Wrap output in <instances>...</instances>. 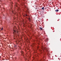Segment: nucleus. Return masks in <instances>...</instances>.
<instances>
[{
  "label": "nucleus",
  "mask_w": 61,
  "mask_h": 61,
  "mask_svg": "<svg viewBox=\"0 0 61 61\" xmlns=\"http://www.w3.org/2000/svg\"><path fill=\"white\" fill-rule=\"evenodd\" d=\"M29 20H30V18H29Z\"/></svg>",
  "instance_id": "nucleus-8"
},
{
  "label": "nucleus",
  "mask_w": 61,
  "mask_h": 61,
  "mask_svg": "<svg viewBox=\"0 0 61 61\" xmlns=\"http://www.w3.org/2000/svg\"><path fill=\"white\" fill-rule=\"evenodd\" d=\"M58 11H59L58 10H56L55 11H56V12H58Z\"/></svg>",
  "instance_id": "nucleus-3"
},
{
  "label": "nucleus",
  "mask_w": 61,
  "mask_h": 61,
  "mask_svg": "<svg viewBox=\"0 0 61 61\" xmlns=\"http://www.w3.org/2000/svg\"><path fill=\"white\" fill-rule=\"evenodd\" d=\"M14 32H13V34L15 35L16 36H17V35H16V30H14Z\"/></svg>",
  "instance_id": "nucleus-1"
},
{
  "label": "nucleus",
  "mask_w": 61,
  "mask_h": 61,
  "mask_svg": "<svg viewBox=\"0 0 61 61\" xmlns=\"http://www.w3.org/2000/svg\"><path fill=\"white\" fill-rule=\"evenodd\" d=\"M17 36H19V35H18V34H17Z\"/></svg>",
  "instance_id": "nucleus-10"
},
{
  "label": "nucleus",
  "mask_w": 61,
  "mask_h": 61,
  "mask_svg": "<svg viewBox=\"0 0 61 61\" xmlns=\"http://www.w3.org/2000/svg\"><path fill=\"white\" fill-rule=\"evenodd\" d=\"M25 15H26V16H27V15L26 14Z\"/></svg>",
  "instance_id": "nucleus-12"
},
{
  "label": "nucleus",
  "mask_w": 61,
  "mask_h": 61,
  "mask_svg": "<svg viewBox=\"0 0 61 61\" xmlns=\"http://www.w3.org/2000/svg\"><path fill=\"white\" fill-rule=\"evenodd\" d=\"M44 7H43L42 8V10H44Z\"/></svg>",
  "instance_id": "nucleus-7"
},
{
  "label": "nucleus",
  "mask_w": 61,
  "mask_h": 61,
  "mask_svg": "<svg viewBox=\"0 0 61 61\" xmlns=\"http://www.w3.org/2000/svg\"><path fill=\"white\" fill-rule=\"evenodd\" d=\"M0 29H1V30H3V28H0Z\"/></svg>",
  "instance_id": "nucleus-4"
},
{
  "label": "nucleus",
  "mask_w": 61,
  "mask_h": 61,
  "mask_svg": "<svg viewBox=\"0 0 61 61\" xmlns=\"http://www.w3.org/2000/svg\"><path fill=\"white\" fill-rule=\"evenodd\" d=\"M19 8H18V10H20V9H19Z\"/></svg>",
  "instance_id": "nucleus-11"
},
{
  "label": "nucleus",
  "mask_w": 61,
  "mask_h": 61,
  "mask_svg": "<svg viewBox=\"0 0 61 61\" xmlns=\"http://www.w3.org/2000/svg\"><path fill=\"white\" fill-rule=\"evenodd\" d=\"M15 6H16V7H17V5H15Z\"/></svg>",
  "instance_id": "nucleus-6"
},
{
  "label": "nucleus",
  "mask_w": 61,
  "mask_h": 61,
  "mask_svg": "<svg viewBox=\"0 0 61 61\" xmlns=\"http://www.w3.org/2000/svg\"><path fill=\"white\" fill-rule=\"evenodd\" d=\"M40 29L41 30L42 29V28L41 27H40Z\"/></svg>",
  "instance_id": "nucleus-5"
},
{
  "label": "nucleus",
  "mask_w": 61,
  "mask_h": 61,
  "mask_svg": "<svg viewBox=\"0 0 61 61\" xmlns=\"http://www.w3.org/2000/svg\"><path fill=\"white\" fill-rule=\"evenodd\" d=\"M12 12L13 13H14V11H12Z\"/></svg>",
  "instance_id": "nucleus-9"
},
{
  "label": "nucleus",
  "mask_w": 61,
  "mask_h": 61,
  "mask_svg": "<svg viewBox=\"0 0 61 61\" xmlns=\"http://www.w3.org/2000/svg\"><path fill=\"white\" fill-rule=\"evenodd\" d=\"M4 9H5V8H4Z\"/></svg>",
  "instance_id": "nucleus-14"
},
{
  "label": "nucleus",
  "mask_w": 61,
  "mask_h": 61,
  "mask_svg": "<svg viewBox=\"0 0 61 61\" xmlns=\"http://www.w3.org/2000/svg\"><path fill=\"white\" fill-rule=\"evenodd\" d=\"M11 4H13V2H11Z\"/></svg>",
  "instance_id": "nucleus-13"
},
{
  "label": "nucleus",
  "mask_w": 61,
  "mask_h": 61,
  "mask_svg": "<svg viewBox=\"0 0 61 61\" xmlns=\"http://www.w3.org/2000/svg\"><path fill=\"white\" fill-rule=\"evenodd\" d=\"M21 54H23L24 53V52L23 51V50L21 51Z\"/></svg>",
  "instance_id": "nucleus-2"
}]
</instances>
